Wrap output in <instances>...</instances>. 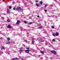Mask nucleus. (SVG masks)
I'll use <instances>...</instances> for the list:
<instances>
[{
  "instance_id": "1",
  "label": "nucleus",
  "mask_w": 60,
  "mask_h": 60,
  "mask_svg": "<svg viewBox=\"0 0 60 60\" xmlns=\"http://www.w3.org/2000/svg\"><path fill=\"white\" fill-rule=\"evenodd\" d=\"M40 39H40V38H38V39H37V41H38L39 42H43L44 41L41 38H40Z\"/></svg>"
},
{
  "instance_id": "2",
  "label": "nucleus",
  "mask_w": 60,
  "mask_h": 60,
  "mask_svg": "<svg viewBox=\"0 0 60 60\" xmlns=\"http://www.w3.org/2000/svg\"><path fill=\"white\" fill-rule=\"evenodd\" d=\"M16 11H21V8L20 7H17L16 8Z\"/></svg>"
},
{
  "instance_id": "3",
  "label": "nucleus",
  "mask_w": 60,
  "mask_h": 60,
  "mask_svg": "<svg viewBox=\"0 0 60 60\" xmlns=\"http://www.w3.org/2000/svg\"><path fill=\"white\" fill-rule=\"evenodd\" d=\"M21 22V21L20 20H18L17 21V22L16 23V25H19V23Z\"/></svg>"
},
{
  "instance_id": "4",
  "label": "nucleus",
  "mask_w": 60,
  "mask_h": 60,
  "mask_svg": "<svg viewBox=\"0 0 60 60\" xmlns=\"http://www.w3.org/2000/svg\"><path fill=\"white\" fill-rule=\"evenodd\" d=\"M1 50H2V49H5V47H4V46H2L1 47Z\"/></svg>"
},
{
  "instance_id": "5",
  "label": "nucleus",
  "mask_w": 60,
  "mask_h": 60,
  "mask_svg": "<svg viewBox=\"0 0 60 60\" xmlns=\"http://www.w3.org/2000/svg\"><path fill=\"white\" fill-rule=\"evenodd\" d=\"M11 26L10 25H8V26H7L8 28H9V29L11 28Z\"/></svg>"
},
{
  "instance_id": "6",
  "label": "nucleus",
  "mask_w": 60,
  "mask_h": 60,
  "mask_svg": "<svg viewBox=\"0 0 60 60\" xmlns=\"http://www.w3.org/2000/svg\"><path fill=\"white\" fill-rule=\"evenodd\" d=\"M59 33L58 32L56 33H55V35L56 36H58L59 35Z\"/></svg>"
},
{
  "instance_id": "7",
  "label": "nucleus",
  "mask_w": 60,
  "mask_h": 60,
  "mask_svg": "<svg viewBox=\"0 0 60 60\" xmlns=\"http://www.w3.org/2000/svg\"><path fill=\"white\" fill-rule=\"evenodd\" d=\"M19 60V58H12V60Z\"/></svg>"
},
{
  "instance_id": "8",
  "label": "nucleus",
  "mask_w": 60,
  "mask_h": 60,
  "mask_svg": "<svg viewBox=\"0 0 60 60\" xmlns=\"http://www.w3.org/2000/svg\"><path fill=\"white\" fill-rule=\"evenodd\" d=\"M51 52H52L53 54H56V52L52 50L51 51Z\"/></svg>"
},
{
  "instance_id": "9",
  "label": "nucleus",
  "mask_w": 60,
  "mask_h": 60,
  "mask_svg": "<svg viewBox=\"0 0 60 60\" xmlns=\"http://www.w3.org/2000/svg\"><path fill=\"white\" fill-rule=\"evenodd\" d=\"M43 27V26L42 25H41L39 27L37 28V29H38V28H39V29H41V28H42Z\"/></svg>"
},
{
  "instance_id": "10",
  "label": "nucleus",
  "mask_w": 60,
  "mask_h": 60,
  "mask_svg": "<svg viewBox=\"0 0 60 60\" xmlns=\"http://www.w3.org/2000/svg\"><path fill=\"white\" fill-rule=\"evenodd\" d=\"M30 50H26L25 51V52L27 53H28L29 52Z\"/></svg>"
},
{
  "instance_id": "11",
  "label": "nucleus",
  "mask_w": 60,
  "mask_h": 60,
  "mask_svg": "<svg viewBox=\"0 0 60 60\" xmlns=\"http://www.w3.org/2000/svg\"><path fill=\"white\" fill-rule=\"evenodd\" d=\"M24 50H23L21 49L19 50L20 54H21V53L22 52V51H24Z\"/></svg>"
},
{
  "instance_id": "12",
  "label": "nucleus",
  "mask_w": 60,
  "mask_h": 60,
  "mask_svg": "<svg viewBox=\"0 0 60 60\" xmlns=\"http://www.w3.org/2000/svg\"><path fill=\"white\" fill-rule=\"evenodd\" d=\"M7 12L9 14L10 13V10H9V9H7Z\"/></svg>"
},
{
  "instance_id": "13",
  "label": "nucleus",
  "mask_w": 60,
  "mask_h": 60,
  "mask_svg": "<svg viewBox=\"0 0 60 60\" xmlns=\"http://www.w3.org/2000/svg\"><path fill=\"white\" fill-rule=\"evenodd\" d=\"M10 43V41H7V44H8Z\"/></svg>"
},
{
  "instance_id": "14",
  "label": "nucleus",
  "mask_w": 60,
  "mask_h": 60,
  "mask_svg": "<svg viewBox=\"0 0 60 60\" xmlns=\"http://www.w3.org/2000/svg\"><path fill=\"white\" fill-rule=\"evenodd\" d=\"M10 21L11 20H10V19H8L7 20V22H10Z\"/></svg>"
},
{
  "instance_id": "15",
  "label": "nucleus",
  "mask_w": 60,
  "mask_h": 60,
  "mask_svg": "<svg viewBox=\"0 0 60 60\" xmlns=\"http://www.w3.org/2000/svg\"><path fill=\"white\" fill-rule=\"evenodd\" d=\"M31 42H32V43L33 44H34V41L32 40V41Z\"/></svg>"
},
{
  "instance_id": "16",
  "label": "nucleus",
  "mask_w": 60,
  "mask_h": 60,
  "mask_svg": "<svg viewBox=\"0 0 60 60\" xmlns=\"http://www.w3.org/2000/svg\"><path fill=\"white\" fill-rule=\"evenodd\" d=\"M32 23H33V22H29V23H28V24L29 25H31V24H32Z\"/></svg>"
},
{
  "instance_id": "17",
  "label": "nucleus",
  "mask_w": 60,
  "mask_h": 60,
  "mask_svg": "<svg viewBox=\"0 0 60 60\" xmlns=\"http://www.w3.org/2000/svg\"><path fill=\"white\" fill-rule=\"evenodd\" d=\"M43 3H42V1H41L40 3V4H43Z\"/></svg>"
},
{
  "instance_id": "18",
  "label": "nucleus",
  "mask_w": 60,
  "mask_h": 60,
  "mask_svg": "<svg viewBox=\"0 0 60 60\" xmlns=\"http://www.w3.org/2000/svg\"><path fill=\"white\" fill-rule=\"evenodd\" d=\"M52 35L53 36H56V34L54 33H53Z\"/></svg>"
},
{
  "instance_id": "19",
  "label": "nucleus",
  "mask_w": 60,
  "mask_h": 60,
  "mask_svg": "<svg viewBox=\"0 0 60 60\" xmlns=\"http://www.w3.org/2000/svg\"><path fill=\"white\" fill-rule=\"evenodd\" d=\"M7 39L8 40V41H10L11 40L10 39V38H7Z\"/></svg>"
},
{
  "instance_id": "20",
  "label": "nucleus",
  "mask_w": 60,
  "mask_h": 60,
  "mask_svg": "<svg viewBox=\"0 0 60 60\" xmlns=\"http://www.w3.org/2000/svg\"><path fill=\"white\" fill-rule=\"evenodd\" d=\"M13 10H15V11H17L16 9V8H15V7L13 8Z\"/></svg>"
},
{
  "instance_id": "21",
  "label": "nucleus",
  "mask_w": 60,
  "mask_h": 60,
  "mask_svg": "<svg viewBox=\"0 0 60 60\" xmlns=\"http://www.w3.org/2000/svg\"><path fill=\"white\" fill-rule=\"evenodd\" d=\"M23 31H27V30H26V29H23Z\"/></svg>"
},
{
  "instance_id": "22",
  "label": "nucleus",
  "mask_w": 60,
  "mask_h": 60,
  "mask_svg": "<svg viewBox=\"0 0 60 60\" xmlns=\"http://www.w3.org/2000/svg\"><path fill=\"white\" fill-rule=\"evenodd\" d=\"M1 29H4V27H3V26H1Z\"/></svg>"
},
{
  "instance_id": "23",
  "label": "nucleus",
  "mask_w": 60,
  "mask_h": 60,
  "mask_svg": "<svg viewBox=\"0 0 60 60\" xmlns=\"http://www.w3.org/2000/svg\"><path fill=\"white\" fill-rule=\"evenodd\" d=\"M41 53H42V54H43L44 53V52L43 51H41Z\"/></svg>"
},
{
  "instance_id": "24",
  "label": "nucleus",
  "mask_w": 60,
  "mask_h": 60,
  "mask_svg": "<svg viewBox=\"0 0 60 60\" xmlns=\"http://www.w3.org/2000/svg\"><path fill=\"white\" fill-rule=\"evenodd\" d=\"M23 22L24 23H25V24H26V23H27V22L26 21H24Z\"/></svg>"
},
{
  "instance_id": "25",
  "label": "nucleus",
  "mask_w": 60,
  "mask_h": 60,
  "mask_svg": "<svg viewBox=\"0 0 60 60\" xmlns=\"http://www.w3.org/2000/svg\"><path fill=\"white\" fill-rule=\"evenodd\" d=\"M36 4V5L37 6H40V5H38L37 4Z\"/></svg>"
},
{
  "instance_id": "26",
  "label": "nucleus",
  "mask_w": 60,
  "mask_h": 60,
  "mask_svg": "<svg viewBox=\"0 0 60 60\" xmlns=\"http://www.w3.org/2000/svg\"><path fill=\"white\" fill-rule=\"evenodd\" d=\"M9 8L10 9H11V6H9Z\"/></svg>"
},
{
  "instance_id": "27",
  "label": "nucleus",
  "mask_w": 60,
  "mask_h": 60,
  "mask_svg": "<svg viewBox=\"0 0 60 60\" xmlns=\"http://www.w3.org/2000/svg\"><path fill=\"white\" fill-rule=\"evenodd\" d=\"M52 29H54V26H52Z\"/></svg>"
},
{
  "instance_id": "28",
  "label": "nucleus",
  "mask_w": 60,
  "mask_h": 60,
  "mask_svg": "<svg viewBox=\"0 0 60 60\" xmlns=\"http://www.w3.org/2000/svg\"><path fill=\"white\" fill-rule=\"evenodd\" d=\"M20 49H24V48L22 47H21L20 48Z\"/></svg>"
},
{
  "instance_id": "29",
  "label": "nucleus",
  "mask_w": 60,
  "mask_h": 60,
  "mask_svg": "<svg viewBox=\"0 0 60 60\" xmlns=\"http://www.w3.org/2000/svg\"><path fill=\"white\" fill-rule=\"evenodd\" d=\"M25 42H27V40H25Z\"/></svg>"
},
{
  "instance_id": "30",
  "label": "nucleus",
  "mask_w": 60,
  "mask_h": 60,
  "mask_svg": "<svg viewBox=\"0 0 60 60\" xmlns=\"http://www.w3.org/2000/svg\"><path fill=\"white\" fill-rule=\"evenodd\" d=\"M0 40H3V38H0Z\"/></svg>"
},
{
  "instance_id": "31",
  "label": "nucleus",
  "mask_w": 60,
  "mask_h": 60,
  "mask_svg": "<svg viewBox=\"0 0 60 60\" xmlns=\"http://www.w3.org/2000/svg\"><path fill=\"white\" fill-rule=\"evenodd\" d=\"M2 53H3V52H1L0 51V56L1 55V54H2Z\"/></svg>"
},
{
  "instance_id": "32",
  "label": "nucleus",
  "mask_w": 60,
  "mask_h": 60,
  "mask_svg": "<svg viewBox=\"0 0 60 60\" xmlns=\"http://www.w3.org/2000/svg\"><path fill=\"white\" fill-rule=\"evenodd\" d=\"M47 6H48V5H47V4H45V7H46Z\"/></svg>"
},
{
  "instance_id": "33",
  "label": "nucleus",
  "mask_w": 60,
  "mask_h": 60,
  "mask_svg": "<svg viewBox=\"0 0 60 60\" xmlns=\"http://www.w3.org/2000/svg\"><path fill=\"white\" fill-rule=\"evenodd\" d=\"M1 18L3 19H4V17H1Z\"/></svg>"
},
{
  "instance_id": "34",
  "label": "nucleus",
  "mask_w": 60,
  "mask_h": 60,
  "mask_svg": "<svg viewBox=\"0 0 60 60\" xmlns=\"http://www.w3.org/2000/svg\"><path fill=\"white\" fill-rule=\"evenodd\" d=\"M21 60H26L25 59L22 58L21 59Z\"/></svg>"
},
{
  "instance_id": "35",
  "label": "nucleus",
  "mask_w": 60,
  "mask_h": 60,
  "mask_svg": "<svg viewBox=\"0 0 60 60\" xmlns=\"http://www.w3.org/2000/svg\"><path fill=\"white\" fill-rule=\"evenodd\" d=\"M52 41H55V39H53L52 40Z\"/></svg>"
},
{
  "instance_id": "36",
  "label": "nucleus",
  "mask_w": 60,
  "mask_h": 60,
  "mask_svg": "<svg viewBox=\"0 0 60 60\" xmlns=\"http://www.w3.org/2000/svg\"><path fill=\"white\" fill-rule=\"evenodd\" d=\"M26 49H28V50H29V48H26Z\"/></svg>"
},
{
  "instance_id": "37",
  "label": "nucleus",
  "mask_w": 60,
  "mask_h": 60,
  "mask_svg": "<svg viewBox=\"0 0 60 60\" xmlns=\"http://www.w3.org/2000/svg\"><path fill=\"white\" fill-rule=\"evenodd\" d=\"M50 6H51V7H53V5H50Z\"/></svg>"
},
{
  "instance_id": "38",
  "label": "nucleus",
  "mask_w": 60,
  "mask_h": 60,
  "mask_svg": "<svg viewBox=\"0 0 60 60\" xmlns=\"http://www.w3.org/2000/svg\"><path fill=\"white\" fill-rule=\"evenodd\" d=\"M43 58V57H41L40 58L41 59H42Z\"/></svg>"
},
{
  "instance_id": "39",
  "label": "nucleus",
  "mask_w": 60,
  "mask_h": 60,
  "mask_svg": "<svg viewBox=\"0 0 60 60\" xmlns=\"http://www.w3.org/2000/svg\"><path fill=\"white\" fill-rule=\"evenodd\" d=\"M44 11H45V12H46V11H47V10H45Z\"/></svg>"
},
{
  "instance_id": "40",
  "label": "nucleus",
  "mask_w": 60,
  "mask_h": 60,
  "mask_svg": "<svg viewBox=\"0 0 60 60\" xmlns=\"http://www.w3.org/2000/svg\"><path fill=\"white\" fill-rule=\"evenodd\" d=\"M39 17L40 16L39 15H38V16H37V17H38V18H39Z\"/></svg>"
},
{
  "instance_id": "41",
  "label": "nucleus",
  "mask_w": 60,
  "mask_h": 60,
  "mask_svg": "<svg viewBox=\"0 0 60 60\" xmlns=\"http://www.w3.org/2000/svg\"><path fill=\"white\" fill-rule=\"evenodd\" d=\"M29 18H30V19H32V17H29Z\"/></svg>"
},
{
  "instance_id": "42",
  "label": "nucleus",
  "mask_w": 60,
  "mask_h": 60,
  "mask_svg": "<svg viewBox=\"0 0 60 60\" xmlns=\"http://www.w3.org/2000/svg\"><path fill=\"white\" fill-rule=\"evenodd\" d=\"M27 4H26V3H24L25 5H26Z\"/></svg>"
},
{
  "instance_id": "43",
  "label": "nucleus",
  "mask_w": 60,
  "mask_h": 60,
  "mask_svg": "<svg viewBox=\"0 0 60 60\" xmlns=\"http://www.w3.org/2000/svg\"><path fill=\"white\" fill-rule=\"evenodd\" d=\"M3 15H6V14H4H4H3Z\"/></svg>"
},
{
  "instance_id": "44",
  "label": "nucleus",
  "mask_w": 60,
  "mask_h": 60,
  "mask_svg": "<svg viewBox=\"0 0 60 60\" xmlns=\"http://www.w3.org/2000/svg\"><path fill=\"white\" fill-rule=\"evenodd\" d=\"M38 57H41V55H38Z\"/></svg>"
},
{
  "instance_id": "45",
  "label": "nucleus",
  "mask_w": 60,
  "mask_h": 60,
  "mask_svg": "<svg viewBox=\"0 0 60 60\" xmlns=\"http://www.w3.org/2000/svg\"><path fill=\"white\" fill-rule=\"evenodd\" d=\"M36 3H37V2H38V1H37V0H36Z\"/></svg>"
},
{
  "instance_id": "46",
  "label": "nucleus",
  "mask_w": 60,
  "mask_h": 60,
  "mask_svg": "<svg viewBox=\"0 0 60 60\" xmlns=\"http://www.w3.org/2000/svg\"><path fill=\"white\" fill-rule=\"evenodd\" d=\"M2 34V35H4V36L5 35L3 34Z\"/></svg>"
},
{
  "instance_id": "47",
  "label": "nucleus",
  "mask_w": 60,
  "mask_h": 60,
  "mask_svg": "<svg viewBox=\"0 0 60 60\" xmlns=\"http://www.w3.org/2000/svg\"><path fill=\"white\" fill-rule=\"evenodd\" d=\"M32 39L33 40H34V38H32Z\"/></svg>"
},
{
  "instance_id": "48",
  "label": "nucleus",
  "mask_w": 60,
  "mask_h": 60,
  "mask_svg": "<svg viewBox=\"0 0 60 60\" xmlns=\"http://www.w3.org/2000/svg\"><path fill=\"white\" fill-rule=\"evenodd\" d=\"M29 54L30 55H31V53H29Z\"/></svg>"
},
{
  "instance_id": "49",
  "label": "nucleus",
  "mask_w": 60,
  "mask_h": 60,
  "mask_svg": "<svg viewBox=\"0 0 60 60\" xmlns=\"http://www.w3.org/2000/svg\"><path fill=\"white\" fill-rule=\"evenodd\" d=\"M23 46H25V45H23Z\"/></svg>"
},
{
  "instance_id": "50",
  "label": "nucleus",
  "mask_w": 60,
  "mask_h": 60,
  "mask_svg": "<svg viewBox=\"0 0 60 60\" xmlns=\"http://www.w3.org/2000/svg\"><path fill=\"white\" fill-rule=\"evenodd\" d=\"M49 17H51V16H49Z\"/></svg>"
},
{
  "instance_id": "51",
  "label": "nucleus",
  "mask_w": 60,
  "mask_h": 60,
  "mask_svg": "<svg viewBox=\"0 0 60 60\" xmlns=\"http://www.w3.org/2000/svg\"><path fill=\"white\" fill-rule=\"evenodd\" d=\"M56 18H57V17L56 16Z\"/></svg>"
},
{
  "instance_id": "52",
  "label": "nucleus",
  "mask_w": 60,
  "mask_h": 60,
  "mask_svg": "<svg viewBox=\"0 0 60 60\" xmlns=\"http://www.w3.org/2000/svg\"><path fill=\"white\" fill-rule=\"evenodd\" d=\"M30 15V14H29V15Z\"/></svg>"
},
{
  "instance_id": "53",
  "label": "nucleus",
  "mask_w": 60,
  "mask_h": 60,
  "mask_svg": "<svg viewBox=\"0 0 60 60\" xmlns=\"http://www.w3.org/2000/svg\"><path fill=\"white\" fill-rule=\"evenodd\" d=\"M7 18H8V17Z\"/></svg>"
}]
</instances>
